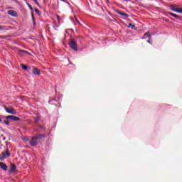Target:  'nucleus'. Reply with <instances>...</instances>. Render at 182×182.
I'll return each mask as SVG.
<instances>
[{
  "instance_id": "obj_1",
  "label": "nucleus",
  "mask_w": 182,
  "mask_h": 182,
  "mask_svg": "<svg viewBox=\"0 0 182 182\" xmlns=\"http://www.w3.org/2000/svg\"><path fill=\"white\" fill-rule=\"evenodd\" d=\"M63 43L64 45H69V46H77L76 39L72 38L70 34H69V30L65 31Z\"/></svg>"
},
{
  "instance_id": "obj_2",
  "label": "nucleus",
  "mask_w": 182,
  "mask_h": 182,
  "mask_svg": "<svg viewBox=\"0 0 182 182\" xmlns=\"http://www.w3.org/2000/svg\"><path fill=\"white\" fill-rule=\"evenodd\" d=\"M8 157H11V152L9 151V149L7 148L6 151H3L0 154V160L1 161H4V160L8 159Z\"/></svg>"
},
{
  "instance_id": "obj_3",
  "label": "nucleus",
  "mask_w": 182,
  "mask_h": 182,
  "mask_svg": "<svg viewBox=\"0 0 182 182\" xmlns=\"http://www.w3.org/2000/svg\"><path fill=\"white\" fill-rule=\"evenodd\" d=\"M29 144L31 147H36V146L39 144V141H38L37 139L35 138V136H33L31 138V140L29 141Z\"/></svg>"
},
{
  "instance_id": "obj_4",
  "label": "nucleus",
  "mask_w": 182,
  "mask_h": 182,
  "mask_svg": "<svg viewBox=\"0 0 182 182\" xmlns=\"http://www.w3.org/2000/svg\"><path fill=\"white\" fill-rule=\"evenodd\" d=\"M16 172V165L14 163L10 164V170H9V176L11 174H14V173Z\"/></svg>"
},
{
  "instance_id": "obj_5",
  "label": "nucleus",
  "mask_w": 182,
  "mask_h": 182,
  "mask_svg": "<svg viewBox=\"0 0 182 182\" xmlns=\"http://www.w3.org/2000/svg\"><path fill=\"white\" fill-rule=\"evenodd\" d=\"M4 109L6 112V113H9V114H16V110L14 109V108H8L6 106H4Z\"/></svg>"
},
{
  "instance_id": "obj_6",
  "label": "nucleus",
  "mask_w": 182,
  "mask_h": 182,
  "mask_svg": "<svg viewBox=\"0 0 182 182\" xmlns=\"http://www.w3.org/2000/svg\"><path fill=\"white\" fill-rule=\"evenodd\" d=\"M70 50H75V52H82L85 48H79L77 46H70Z\"/></svg>"
},
{
  "instance_id": "obj_7",
  "label": "nucleus",
  "mask_w": 182,
  "mask_h": 182,
  "mask_svg": "<svg viewBox=\"0 0 182 182\" xmlns=\"http://www.w3.org/2000/svg\"><path fill=\"white\" fill-rule=\"evenodd\" d=\"M0 168L4 171H8V166L4 162H0Z\"/></svg>"
},
{
  "instance_id": "obj_8",
  "label": "nucleus",
  "mask_w": 182,
  "mask_h": 182,
  "mask_svg": "<svg viewBox=\"0 0 182 182\" xmlns=\"http://www.w3.org/2000/svg\"><path fill=\"white\" fill-rule=\"evenodd\" d=\"M34 137H35V139H36V140L38 141H40V140H42V139H45V137H46V136H45V134H37Z\"/></svg>"
},
{
  "instance_id": "obj_9",
  "label": "nucleus",
  "mask_w": 182,
  "mask_h": 182,
  "mask_svg": "<svg viewBox=\"0 0 182 182\" xmlns=\"http://www.w3.org/2000/svg\"><path fill=\"white\" fill-rule=\"evenodd\" d=\"M33 75L39 76V75H41V70L38 69V68H35L33 69Z\"/></svg>"
},
{
  "instance_id": "obj_10",
  "label": "nucleus",
  "mask_w": 182,
  "mask_h": 182,
  "mask_svg": "<svg viewBox=\"0 0 182 182\" xmlns=\"http://www.w3.org/2000/svg\"><path fill=\"white\" fill-rule=\"evenodd\" d=\"M8 14L11 15V16H18V13L14 10L8 11Z\"/></svg>"
},
{
  "instance_id": "obj_11",
  "label": "nucleus",
  "mask_w": 182,
  "mask_h": 182,
  "mask_svg": "<svg viewBox=\"0 0 182 182\" xmlns=\"http://www.w3.org/2000/svg\"><path fill=\"white\" fill-rule=\"evenodd\" d=\"M10 120H12L13 122H19V120H21V118L14 115H11Z\"/></svg>"
},
{
  "instance_id": "obj_12",
  "label": "nucleus",
  "mask_w": 182,
  "mask_h": 182,
  "mask_svg": "<svg viewBox=\"0 0 182 182\" xmlns=\"http://www.w3.org/2000/svg\"><path fill=\"white\" fill-rule=\"evenodd\" d=\"M147 38H149V39L150 38H151V36L150 35L149 32L145 33L141 39H147Z\"/></svg>"
},
{
  "instance_id": "obj_13",
  "label": "nucleus",
  "mask_w": 182,
  "mask_h": 182,
  "mask_svg": "<svg viewBox=\"0 0 182 182\" xmlns=\"http://www.w3.org/2000/svg\"><path fill=\"white\" fill-rule=\"evenodd\" d=\"M171 11H173V12H177L178 14L179 13V8H177L174 6H171Z\"/></svg>"
},
{
  "instance_id": "obj_14",
  "label": "nucleus",
  "mask_w": 182,
  "mask_h": 182,
  "mask_svg": "<svg viewBox=\"0 0 182 182\" xmlns=\"http://www.w3.org/2000/svg\"><path fill=\"white\" fill-rule=\"evenodd\" d=\"M168 14L171 15V16H173V18H176V19H180V16L174 13L168 12Z\"/></svg>"
},
{
  "instance_id": "obj_15",
  "label": "nucleus",
  "mask_w": 182,
  "mask_h": 182,
  "mask_svg": "<svg viewBox=\"0 0 182 182\" xmlns=\"http://www.w3.org/2000/svg\"><path fill=\"white\" fill-rule=\"evenodd\" d=\"M53 102H58V100H56V98H53L48 101V103L50 105H53Z\"/></svg>"
},
{
  "instance_id": "obj_16",
  "label": "nucleus",
  "mask_w": 182,
  "mask_h": 182,
  "mask_svg": "<svg viewBox=\"0 0 182 182\" xmlns=\"http://www.w3.org/2000/svg\"><path fill=\"white\" fill-rule=\"evenodd\" d=\"M39 122H41V118H39L38 117H34V123L38 124L39 123Z\"/></svg>"
},
{
  "instance_id": "obj_17",
  "label": "nucleus",
  "mask_w": 182,
  "mask_h": 182,
  "mask_svg": "<svg viewBox=\"0 0 182 182\" xmlns=\"http://www.w3.org/2000/svg\"><path fill=\"white\" fill-rule=\"evenodd\" d=\"M21 68L23 70H28V66H26L25 64H21Z\"/></svg>"
},
{
  "instance_id": "obj_18",
  "label": "nucleus",
  "mask_w": 182,
  "mask_h": 182,
  "mask_svg": "<svg viewBox=\"0 0 182 182\" xmlns=\"http://www.w3.org/2000/svg\"><path fill=\"white\" fill-rule=\"evenodd\" d=\"M128 28H131V29H134L136 28V26L129 23V26H128Z\"/></svg>"
},
{
  "instance_id": "obj_19",
  "label": "nucleus",
  "mask_w": 182,
  "mask_h": 182,
  "mask_svg": "<svg viewBox=\"0 0 182 182\" xmlns=\"http://www.w3.org/2000/svg\"><path fill=\"white\" fill-rule=\"evenodd\" d=\"M22 140H23V141H29V139L27 137V136H23V138H22Z\"/></svg>"
},
{
  "instance_id": "obj_20",
  "label": "nucleus",
  "mask_w": 182,
  "mask_h": 182,
  "mask_svg": "<svg viewBox=\"0 0 182 182\" xmlns=\"http://www.w3.org/2000/svg\"><path fill=\"white\" fill-rule=\"evenodd\" d=\"M27 6H28L29 9H31V11H33V8H32V5H31V4L27 3Z\"/></svg>"
},
{
  "instance_id": "obj_21",
  "label": "nucleus",
  "mask_w": 182,
  "mask_h": 182,
  "mask_svg": "<svg viewBox=\"0 0 182 182\" xmlns=\"http://www.w3.org/2000/svg\"><path fill=\"white\" fill-rule=\"evenodd\" d=\"M34 11L36 14H37L38 15H41V11L38 9H35Z\"/></svg>"
},
{
  "instance_id": "obj_22",
  "label": "nucleus",
  "mask_w": 182,
  "mask_h": 182,
  "mask_svg": "<svg viewBox=\"0 0 182 182\" xmlns=\"http://www.w3.org/2000/svg\"><path fill=\"white\" fill-rule=\"evenodd\" d=\"M116 12L118 14V15H121L122 16H123V14H124L123 12H122L119 10L116 11Z\"/></svg>"
},
{
  "instance_id": "obj_23",
  "label": "nucleus",
  "mask_w": 182,
  "mask_h": 182,
  "mask_svg": "<svg viewBox=\"0 0 182 182\" xmlns=\"http://www.w3.org/2000/svg\"><path fill=\"white\" fill-rule=\"evenodd\" d=\"M6 28L4 26H0V31H5Z\"/></svg>"
},
{
  "instance_id": "obj_24",
  "label": "nucleus",
  "mask_w": 182,
  "mask_h": 182,
  "mask_svg": "<svg viewBox=\"0 0 182 182\" xmlns=\"http://www.w3.org/2000/svg\"><path fill=\"white\" fill-rule=\"evenodd\" d=\"M4 123L6 124L7 126H9V122L8 120H4Z\"/></svg>"
},
{
  "instance_id": "obj_25",
  "label": "nucleus",
  "mask_w": 182,
  "mask_h": 182,
  "mask_svg": "<svg viewBox=\"0 0 182 182\" xmlns=\"http://www.w3.org/2000/svg\"><path fill=\"white\" fill-rule=\"evenodd\" d=\"M33 2H35L36 5H37V6H39V2H38V0H33Z\"/></svg>"
},
{
  "instance_id": "obj_26",
  "label": "nucleus",
  "mask_w": 182,
  "mask_h": 182,
  "mask_svg": "<svg viewBox=\"0 0 182 182\" xmlns=\"http://www.w3.org/2000/svg\"><path fill=\"white\" fill-rule=\"evenodd\" d=\"M122 16H125V18H129V14L123 13Z\"/></svg>"
},
{
  "instance_id": "obj_27",
  "label": "nucleus",
  "mask_w": 182,
  "mask_h": 182,
  "mask_svg": "<svg viewBox=\"0 0 182 182\" xmlns=\"http://www.w3.org/2000/svg\"><path fill=\"white\" fill-rule=\"evenodd\" d=\"M11 115H9V116L5 117V119L11 120Z\"/></svg>"
},
{
  "instance_id": "obj_28",
  "label": "nucleus",
  "mask_w": 182,
  "mask_h": 182,
  "mask_svg": "<svg viewBox=\"0 0 182 182\" xmlns=\"http://www.w3.org/2000/svg\"><path fill=\"white\" fill-rule=\"evenodd\" d=\"M146 42H148V43H149V45H153V43H151V41H150V40L146 41Z\"/></svg>"
},
{
  "instance_id": "obj_29",
  "label": "nucleus",
  "mask_w": 182,
  "mask_h": 182,
  "mask_svg": "<svg viewBox=\"0 0 182 182\" xmlns=\"http://www.w3.org/2000/svg\"><path fill=\"white\" fill-rule=\"evenodd\" d=\"M178 14H182V8H179V13Z\"/></svg>"
},
{
  "instance_id": "obj_30",
  "label": "nucleus",
  "mask_w": 182,
  "mask_h": 182,
  "mask_svg": "<svg viewBox=\"0 0 182 182\" xmlns=\"http://www.w3.org/2000/svg\"><path fill=\"white\" fill-rule=\"evenodd\" d=\"M41 129H42V130H45V127H41Z\"/></svg>"
},
{
  "instance_id": "obj_31",
  "label": "nucleus",
  "mask_w": 182,
  "mask_h": 182,
  "mask_svg": "<svg viewBox=\"0 0 182 182\" xmlns=\"http://www.w3.org/2000/svg\"><path fill=\"white\" fill-rule=\"evenodd\" d=\"M125 2H130V0H124Z\"/></svg>"
},
{
  "instance_id": "obj_32",
  "label": "nucleus",
  "mask_w": 182,
  "mask_h": 182,
  "mask_svg": "<svg viewBox=\"0 0 182 182\" xmlns=\"http://www.w3.org/2000/svg\"><path fill=\"white\" fill-rule=\"evenodd\" d=\"M60 1H62V2H66L65 0H60Z\"/></svg>"
},
{
  "instance_id": "obj_33",
  "label": "nucleus",
  "mask_w": 182,
  "mask_h": 182,
  "mask_svg": "<svg viewBox=\"0 0 182 182\" xmlns=\"http://www.w3.org/2000/svg\"><path fill=\"white\" fill-rule=\"evenodd\" d=\"M1 122H2V119L0 118V123H1Z\"/></svg>"
},
{
  "instance_id": "obj_34",
  "label": "nucleus",
  "mask_w": 182,
  "mask_h": 182,
  "mask_svg": "<svg viewBox=\"0 0 182 182\" xmlns=\"http://www.w3.org/2000/svg\"><path fill=\"white\" fill-rule=\"evenodd\" d=\"M20 52H24L23 50H21Z\"/></svg>"
},
{
  "instance_id": "obj_35",
  "label": "nucleus",
  "mask_w": 182,
  "mask_h": 182,
  "mask_svg": "<svg viewBox=\"0 0 182 182\" xmlns=\"http://www.w3.org/2000/svg\"><path fill=\"white\" fill-rule=\"evenodd\" d=\"M32 17H33V14H32Z\"/></svg>"
},
{
  "instance_id": "obj_36",
  "label": "nucleus",
  "mask_w": 182,
  "mask_h": 182,
  "mask_svg": "<svg viewBox=\"0 0 182 182\" xmlns=\"http://www.w3.org/2000/svg\"><path fill=\"white\" fill-rule=\"evenodd\" d=\"M6 138L4 137V140H6Z\"/></svg>"
},
{
  "instance_id": "obj_37",
  "label": "nucleus",
  "mask_w": 182,
  "mask_h": 182,
  "mask_svg": "<svg viewBox=\"0 0 182 182\" xmlns=\"http://www.w3.org/2000/svg\"><path fill=\"white\" fill-rule=\"evenodd\" d=\"M26 53H28V51H25Z\"/></svg>"
},
{
  "instance_id": "obj_38",
  "label": "nucleus",
  "mask_w": 182,
  "mask_h": 182,
  "mask_svg": "<svg viewBox=\"0 0 182 182\" xmlns=\"http://www.w3.org/2000/svg\"><path fill=\"white\" fill-rule=\"evenodd\" d=\"M0 39H1V36H0Z\"/></svg>"
}]
</instances>
